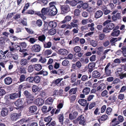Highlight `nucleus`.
Wrapping results in <instances>:
<instances>
[{
  "mask_svg": "<svg viewBox=\"0 0 126 126\" xmlns=\"http://www.w3.org/2000/svg\"><path fill=\"white\" fill-rule=\"evenodd\" d=\"M43 15H47L49 13V7L43 8L41 10Z\"/></svg>",
  "mask_w": 126,
  "mask_h": 126,
  "instance_id": "obj_8",
  "label": "nucleus"
},
{
  "mask_svg": "<svg viewBox=\"0 0 126 126\" xmlns=\"http://www.w3.org/2000/svg\"><path fill=\"white\" fill-rule=\"evenodd\" d=\"M78 102L81 106H84L86 104L87 101L85 99H81L78 100Z\"/></svg>",
  "mask_w": 126,
  "mask_h": 126,
  "instance_id": "obj_16",
  "label": "nucleus"
},
{
  "mask_svg": "<svg viewBox=\"0 0 126 126\" xmlns=\"http://www.w3.org/2000/svg\"><path fill=\"white\" fill-rule=\"evenodd\" d=\"M70 25H71L70 28L76 27L77 29H78V25L77 24H75L71 22L70 23Z\"/></svg>",
  "mask_w": 126,
  "mask_h": 126,
  "instance_id": "obj_50",
  "label": "nucleus"
},
{
  "mask_svg": "<svg viewBox=\"0 0 126 126\" xmlns=\"http://www.w3.org/2000/svg\"><path fill=\"white\" fill-rule=\"evenodd\" d=\"M34 80L36 83H38L39 82L40 80V78L38 76H35L34 78Z\"/></svg>",
  "mask_w": 126,
  "mask_h": 126,
  "instance_id": "obj_36",
  "label": "nucleus"
},
{
  "mask_svg": "<svg viewBox=\"0 0 126 126\" xmlns=\"http://www.w3.org/2000/svg\"><path fill=\"white\" fill-rule=\"evenodd\" d=\"M21 96V92L19 90L17 93H12L6 95L5 96V99L8 100L9 99L12 100H14L20 97Z\"/></svg>",
  "mask_w": 126,
  "mask_h": 126,
  "instance_id": "obj_1",
  "label": "nucleus"
},
{
  "mask_svg": "<svg viewBox=\"0 0 126 126\" xmlns=\"http://www.w3.org/2000/svg\"><path fill=\"white\" fill-rule=\"evenodd\" d=\"M35 102L36 104L39 106H40L43 104L44 101L42 99L38 98L36 100Z\"/></svg>",
  "mask_w": 126,
  "mask_h": 126,
  "instance_id": "obj_11",
  "label": "nucleus"
},
{
  "mask_svg": "<svg viewBox=\"0 0 126 126\" xmlns=\"http://www.w3.org/2000/svg\"><path fill=\"white\" fill-rule=\"evenodd\" d=\"M74 50L76 52H79L81 51V48L79 47L76 46L74 47Z\"/></svg>",
  "mask_w": 126,
  "mask_h": 126,
  "instance_id": "obj_38",
  "label": "nucleus"
},
{
  "mask_svg": "<svg viewBox=\"0 0 126 126\" xmlns=\"http://www.w3.org/2000/svg\"><path fill=\"white\" fill-rule=\"evenodd\" d=\"M108 94V92L106 90L104 91L101 93V95L102 97H104L107 95Z\"/></svg>",
  "mask_w": 126,
  "mask_h": 126,
  "instance_id": "obj_62",
  "label": "nucleus"
},
{
  "mask_svg": "<svg viewBox=\"0 0 126 126\" xmlns=\"http://www.w3.org/2000/svg\"><path fill=\"white\" fill-rule=\"evenodd\" d=\"M40 74H43L44 76H46L47 75L48 73L47 71L42 70L40 72Z\"/></svg>",
  "mask_w": 126,
  "mask_h": 126,
  "instance_id": "obj_61",
  "label": "nucleus"
},
{
  "mask_svg": "<svg viewBox=\"0 0 126 126\" xmlns=\"http://www.w3.org/2000/svg\"><path fill=\"white\" fill-rule=\"evenodd\" d=\"M21 116L20 113H14L11 114L10 117L11 120L15 121L18 119L20 116Z\"/></svg>",
  "mask_w": 126,
  "mask_h": 126,
  "instance_id": "obj_5",
  "label": "nucleus"
},
{
  "mask_svg": "<svg viewBox=\"0 0 126 126\" xmlns=\"http://www.w3.org/2000/svg\"><path fill=\"white\" fill-rule=\"evenodd\" d=\"M24 94L27 98L32 97L33 96L27 91H25L24 92Z\"/></svg>",
  "mask_w": 126,
  "mask_h": 126,
  "instance_id": "obj_18",
  "label": "nucleus"
},
{
  "mask_svg": "<svg viewBox=\"0 0 126 126\" xmlns=\"http://www.w3.org/2000/svg\"><path fill=\"white\" fill-rule=\"evenodd\" d=\"M42 24V22L40 20H37L36 22V24L39 27L41 26Z\"/></svg>",
  "mask_w": 126,
  "mask_h": 126,
  "instance_id": "obj_55",
  "label": "nucleus"
},
{
  "mask_svg": "<svg viewBox=\"0 0 126 126\" xmlns=\"http://www.w3.org/2000/svg\"><path fill=\"white\" fill-rule=\"evenodd\" d=\"M49 8H56L55 5L56 4V2L55 1H52L49 3Z\"/></svg>",
  "mask_w": 126,
  "mask_h": 126,
  "instance_id": "obj_30",
  "label": "nucleus"
},
{
  "mask_svg": "<svg viewBox=\"0 0 126 126\" xmlns=\"http://www.w3.org/2000/svg\"><path fill=\"white\" fill-rule=\"evenodd\" d=\"M51 43L50 42L44 43V47L45 48H50L51 47Z\"/></svg>",
  "mask_w": 126,
  "mask_h": 126,
  "instance_id": "obj_27",
  "label": "nucleus"
},
{
  "mask_svg": "<svg viewBox=\"0 0 126 126\" xmlns=\"http://www.w3.org/2000/svg\"><path fill=\"white\" fill-rule=\"evenodd\" d=\"M46 38L45 36L44 35L39 36L38 37V40L42 42H43Z\"/></svg>",
  "mask_w": 126,
  "mask_h": 126,
  "instance_id": "obj_29",
  "label": "nucleus"
},
{
  "mask_svg": "<svg viewBox=\"0 0 126 126\" xmlns=\"http://www.w3.org/2000/svg\"><path fill=\"white\" fill-rule=\"evenodd\" d=\"M80 11L79 9H76L74 11V14L76 16H78L79 15Z\"/></svg>",
  "mask_w": 126,
  "mask_h": 126,
  "instance_id": "obj_56",
  "label": "nucleus"
},
{
  "mask_svg": "<svg viewBox=\"0 0 126 126\" xmlns=\"http://www.w3.org/2000/svg\"><path fill=\"white\" fill-rule=\"evenodd\" d=\"M52 120V118L50 116L47 117L45 118L44 119V121L46 122H50Z\"/></svg>",
  "mask_w": 126,
  "mask_h": 126,
  "instance_id": "obj_54",
  "label": "nucleus"
},
{
  "mask_svg": "<svg viewBox=\"0 0 126 126\" xmlns=\"http://www.w3.org/2000/svg\"><path fill=\"white\" fill-rule=\"evenodd\" d=\"M29 62L25 59H23L21 60L20 61V64L22 66L26 65Z\"/></svg>",
  "mask_w": 126,
  "mask_h": 126,
  "instance_id": "obj_17",
  "label": "nucleus"
},
{
  "mask_svg": "<svg viewBox=\"0 0 126 126\" xmlns=\"http://www.w3.org/2000/svg\"><path fill=\"white\" fill-rule=\"evenodd\" d=\"M91 45L93 47H95L97 45V43L93 40H91L90 41Z\"/></svg>",
  "mask_w": 126,
  "mask_h": 126,
  "instance_id": "obj_45",
  "label": "nucleus"
},
{
  "mask_svg": "<svg viewBox=\"0 0 126 126\" xmlns=\"http://www.w3.org/2000/svg\"><path fill=\"white\" fill-rule=\"evenodd\" d=\"M121 49L123 50L122 54L123 56L126 57V47H123L121 48Z\"/></svg>",
  "mask_w": 126,
  "mask_h": 126,
  "instance_id": "obj_40",
  "label": "nucleus"
},
{
  "mask_svg": "<svg viewBox=\"0 0 126 126\" xmlns=\"http://www.w3.org/2000/svg\"><path fill=\"white\" fill-rule=\"evenodd\" d=\"M79 40V38L78 37H74L73 39V44H76L78 42Z\"/></svg>",
  "mask_w": 126,
  "mask_h": 126,
  "instance_id": "obj_33",
  "label": "nucleus"
},
{
  "mask_svg": "<svg viewBox=\"0 0 126 126\" xmlns=\"http://www.w3.org/2000/svg\"><path fill=\"white\" fill-rule=\"evenodd\" d=\"M71 19V16H66L64 20L61 22L62 23H64L66 22L70 21Z\"/></svg>",
  "mask_w": 126,
  "mask_h": 126,
  "instance_id": "obj_21",
  "label": "nucleus"
},
{
  "mask_svg": "<svg viewBox=\"0 0 126 126\" xmlns=\"http://www.w3.org/2000/svg\"><path fill=\"white\" fill-rule=\"evenodd\" d=\"M36 39L32 37L30 39L29 41L31 43L33 44L36 42Z\"/></svg>",
  "mask_w": 126,
  "mask_h": 126,
  "instance_id": "obj_46",
  "label": "nucleus"
},
{
  "mask_svg": "<svg viewBox=\"0 0 126 126\" xmlns=\"http://www.w3.org/2000/svg\"><path fill=\"white\" fill-rule=\"evenodd\" d=\"M89 13L85 11L83 12L82 13V16L84 17H86L89 16Z\"/></svg>",
  "mask_w": 126,
  "mask_h": 126,
  "instance_id": "obj_64",
  "label": "nucleus"
},
{
  "mask_svg": "<svg viewBox=\"0 0 126 126\" xmlns=\"http://www.w3.org/2000/svg\"><path fill=\"white\" fill-rule=\"evenodd\" d=\"M34 79L33 78L29 77L26 79V80L29 82H32L34 80Z\"/></svg>",
  "mask_w": 126,
  "mask_h": 126,
  "instance_id": "obj_60",
  "label": "nucleus"
},
{
  "mask_svg": "<svg viewBox=\"0 0 126 126\" xmlns=\"http://www.w3.org/2000/svg\"><path fill=\"white\" fill-rule=\"evenodd\" d=\"M31 49L33 51L35 52H38L40 51L41 47L38 44L32 46Z\"/></svg>",
  "mask_w": 126,
  "mask_h": 126,
  "instance_id": "obj_4",
  "label": "nucleus"
},
{
  "mask_svg": "<svg viewBox=\"0 0 126 126\" xmlns=\"http://www.w3.org/2000/svg\"><path fill=\"white\" fill-rule=\"evenodd\" d=\"M39 88L36 85H34L32 87V90L33 92H35L38 91Z\"/></svg>",
  "mask_w": 126,
  "mask_h": 126,
  "instance_id": "obj_44",
  "label": "nucleus"
},
{
  "mask_svg": "<svg viewBox=\"0 0 126 126\" xmlns=\"http://www.w3.org/2000/svg\"><path fill=\"white\" fill-rule=\"evenodd\" d=\"M52 53V51L51 50L47 49L45 50L44 52L45 55H47L50 54Z\"/></svg>",
  "mask_w": 126,
  "mask_h": 126,
  "instance_id": "obj_51",
  "label": "nucleus"
},
{
  "mask_svg": "<svg viewBox=\"0 0 126 126\" xmlns=\"http://www.w3.org/2000/svg\"><path fill=\"white\" fill-rule=\"evenodd\" d=\"M77 120L78 121H80L79 122V124L81 125H84L85 123V121L84 116L82 115L78 117L77 118Z\"/></svg>",
  "mask_w": 126,
  "mask_h": 126,
  "instance_id": "obj_6",
  "label": "nucleus"
},
{
  "mask_svg": "<svg viewBox=\"0 0 126 126\" xmlns=\"http://www.w3.org/2000/svg\"><path fill=\"white\" fill-rule=\"evenodd\" d=\"M80 61L82 63L85 64L88 63L89 62L88 59L87 58L84 59L83 58H82L81 59Z\"/></svg>",
  "mask_w": 126,
  "mask_h": 126,
  "instance_id": "obj_41",
  "label": "nucleus"
},
{
  "mask_svg": "<svg viewBox=\"0 0 126 126\" xmlns=\"http://www.w3.org/2000/svg\"><path fill=\"white\" fill-rule=\"evenodd\" d=\"M69 63V61L67 60H65L62 62V64L64 66H66Z\"/></svg>",
  "mask_w": 126,
  "mask_h": 126,
  "instance_id": "obj_48",
  "label": "nucleus"
},
{
  "mask_svg": "<svg viewBox=\"0 0 126 126\" xmlns=\"http://www.w3.org/2000/svg\"><path fill=\"white\" fill-rule=\"evenodd\" d=\"M29 98L30 99H28L27 102H26L27 104V105L28 104H30L32 103L33 102V100L34 99V96L32 97H30Z\"/></svg>",
  "mask_w": 126,
  "mask_h": 126,
  "instance_id": "obj_37",
  "label": "nucleus"
},
{
  "mask_svg": "<svg viewBox=\"0 0 126 126\" xmlns=\"http://www.w3.org/2000/svg\"><path fill=\"white\" fill-rule=\"evenodd\" d=\"M90 91V88L88 87L84 88L82 91V93L86 95L88 94Z\"/></svg>",
  "mask_w": 126,
  "mask_h": 126,
  "instance_id": "obj_20",
  "label": "nucleus"
},
{
  "mask_svg": "<svg viewBox=\"0 0 126 126\" xmlns=\"http://www.w3.org/2000/svg\"><path fill=\"white\" fill-rule=\"evenodd\" d=\"M100 76V73L97 71H94L92 73V76L94 78H99Z\"/></svg>",
  "mask_w": 126,
  "mask_h": 126,
  "instance_id": "obj_15",
  "label": "nucleus"
},
{
  "mask_svg": "<svg viewBox=\"0 0 126 126\" xmlns=\"http://www.w3.org/2000/svg\"><path fill=\"white\" fill-rule=\"evenodd\" d=\"M5 41L2 37L0 38V46H3L5 44Z\"/></svg>",
  "mask_w": 126,
  "mask_h": 126,
  "instance_id": "obj_49",
  "label": "nucleus"
},
{
  "mask_svg": "<svg viewBox=\"0 0 126 126\" xmlns=\"http://www.w3.org/2000/svg\"><path fill=\"white\" fill-rule=\"evenodd\" d=\"M53 101V99L51 97L48 98L46 100V103L47 104L51 105Z\"/></svg>",
  "mask_w": 126,
  "mask_h": 126,
  "instance_id": "obj_23",
  "label": "nucleus"
},
{
  "mask_svg": "<svg viewBox=\"0 0 126 126\" xmlns=\"http://www.w3.org/2000/svg\"><path fill=\"white\" fill-rule=\"evenodd\" d=\"M34 70V67L32 65H30L28 67V70L29 72H32Z\"/></svg>",
  "mask_w": 126,
  "mask_h": 126,
  "instance_id": "obj_43",
  "label": "nucleus"
},
{
  "mask_svg": "<svg viewBox=\"0 0 126 126\" xmlns=\"http://www.w3.org/2000/svg\"><path fill=\"white\" fill-rule=\"evenodd\" d=\"M64 117L63 114H59L58 116V119L59 122L61 123V124L63 125V124Z\"/></svg>",
  "mask_w": 126,
  "mask_h": 126,
  "instance_id": "obj_19",
  "label": "nucleus"
},
{
  "mask_svg": "<svg viewBox=\"0 0 126 126\" xmlns=\"http://www.w3.org/2000/svg\"><path fill=\"white\" fill-rule=\"evenodd\" d=\"M107 117L108 116L107 115H104L101 116L100 119L101 121L105 120L107 119Z\"/></svg>",
  "mask_w": 126,
  "mask_h": 126,
  "instance_id": "obj_58",
  "label": "nucleus"
},
{
  "mask_svg": "<svg viewBox=\"0 0 126 126\" xmlns=\"http://www.w3.org/2000/svg\"><path fill=\"white\" fill-rule=\"evenodd\" d=\"M16 49L17 50H19V51L21 52H23L24 51V49L21 48V47L18 45H17L16 47Z\"/></svg>",
  "mask_w": 126,
  "mask_h": 126,
  "instance_id": "obj_52",
  "label": "nucleus"
},
{
  "mask_svg": "<svg viewBox=\"0 0 126 126\" xmlns=\"http://www.w3.org/2000/svg\"><path fill=\"white\" fill-rule=\"evenodd\" d=\"M76 74H73L71 76V82L72 83L76 81Z\"/></svg>",
  "mask_w": 126,
  "mask_h": 126,
  "instance_id": "obj_32",
  "label": "nucleus"
},
{
  "mask_svg": "<svg viewBox=\"0 0 126 126\" xmlns=\"http://www.w3.org/2000/svg\"><path fill=\"white\" fill-rule=\"evenodd\" d=\"M34 68L36 70L39 71L42 69V66L40 64H36L34 65Z\"/></svg>",
  "mask_w": 126,
  "mask_h": 126,
  "instance_id": "obj_24",
  "label": "nucleus"
},
{
  "mask_svg": "<svg viewBox=\"0 0 126 126\" xmlns=\"http://www.w3.org/2000/svg\"><path fill=\"white\" fill-rule=\"evenodd\" d=\"M8 113V110L6 108H3L1 111V115L2 116L4 117L7 115Z\"/></svg>",
  "mask_w": 126,
  "mask_h": 126,
  "instance_id": "obj_13",
  "label": "nucleus"
},
{
  "mask_svg": "<svg viewBox=\"0 0 126 126\" xmlns=\"http://www.w3.org/2000/svg\"><path fill=\"white\" fill-rule=\"evenodd\" d=\"M112 109L110 107H108L107 108L106 110V112L107 114L110 115V114L112 111Z\"/></svg>",
  "mask_w": 126,
  "mask_h": 126,
  "instance_id": "obj_42",
  "label": "nucleus"
},
{
  "mask_svg": "<svg viewBox=\"0 0 126 126\" xmlns=\"http://www.w3.org/2000/svg\"><path fill=\"white\" fill-rule=\"evenodd\" d=\"M107 26L110 30H111L114 28V26L113 23H111L108 24L107 25Z\"/></svg>",
  "mask_w": 126,
  "mask_h": 126,
  "instance_id": "obj_31",
  "label": "nucleus"
},
{
  "mask_svg": "<svg viewBox=\"0 0 126 126\" xmlns=\"http://www.w3.org/2000/svg\"><path fill=\"white\" fill-rule=\"evenodd\" d=\"M14 104L16 107H19L23 108L27 105L26 102L23 99H18L14 102Z\"/></svg>",
  "mask_w": 126,
  "mask_h": 126,
  "instance_id": "obj_2",
  "label": "nucleus"
},
{
  "mask_svg": "<svg viewBox=\"0 0 126 126\" xmlns=\"http://www.w3.org/2000/svg\"><path fill=\"white\" fill-rule=\"evenodd\" d=\"M58 51L59 54L63 55H66L68 53V51L65 49H61Z\"/></svg>",
  "mask_w": 126,
  "mask_h": 126,
  "instance_id": "obj_10",
  "label": "nucleus"
},
{
  "mask_svg": "<svg viewBox=\"0 0 126 126\" xmlns=\"http://www.w3.org/2000/svg\"><path fill=\"white\" fill-rule=\"evenodd\" d=\"M111 65L110 63H108L106 67H105V70H111Z\"/></svg>",
  "mask_w": 126,
  "mask_h": 126,
  "instance_id": "obj_39",
  "label": "nucleus"
},
{
  "mask_svg": "<svg viewBox=\"0 0 126 126\" xmlns=\"http://www.w3.org/2000/svg\"><path fill=\"white\" fill-rule=\"evenodd\" d=\"M56 32V30L54 28L50 29L48 32L49 33L50 35H53L55 34Z\"/></svg>",
  "mask_w": 126,
  "mask_h": 126,
  "instance_id": "obj_34",
  "label": "nucleus"
},
{
  "mask_svg": "<svg viewBox=\"0 0 126 126\" xmlns=\"http://www.w3.org/2000/svg\"><path fill=\"white\" fill-rule=\"evenodd\" d=\"M4 81L5 84L9 85L12 83V79L11 77H8L4 79Z\"/></svg>",
  "mask_w": 126,
  "mask_h": 126,
  "instance_id": "obj_9",
  "label": "nucleus"
},
{
  "mask_svg": "<svg viewBox=\"0 0 126 126\" xmlns=\"http://www.w3.org/2000/svg\"><path fill=\"white\" fill-rule=\"evenodd\" d=\"M25 76L24 75H21L19 79V80L20 82H22L24 81L25 80Z\"/></svg>",
  "mask_w": 126,
  "mask_h": 126,
  "instance_id": "obj_53",
  "label": "nucleus"
},
{
  "mask_svg": "<svg viewBox=\"0 0 126 126\" xmlns=\"http://www.w3.org/2000/svg\"><path fill=\"white\" fill-rule=\"evenodd\" d=\"M49 25L50 27L54 28L57 26V24L54 21H51L49 22Z\"/></svg>",
  "mask_w": 126,
  "mask_h": 126,
  "instance_id": "obj_26",
  "label": "nucleus"
},
{
  "mask_svg": "<svg viewBox=\"0 0 126 126\" xmlns=\"http://www.w3.org/2000/svg\"><path fill=\"white\" fill-rule=\"evenodd\" d=\"M18 72L21 73L26 74V69L24 68H20L18 69Z\"/></svg>",
  "mask_w": 126,
  "mask_h": 126,
  "instance_id": "obj_35",
  "label": "nucleus"
},
{
  "mask_svg": "<svg viewBox=\"0 0 126 126\" xmlns=\"http://www.w3.org/2000/svg\"><path fill=\"white\" fill-rule=\"evenodd\" d=\"M105 37V35L104 34L101 33L98 36L99 39L100 40H103Z\"/></svg>",
  "mask_w": 126,
  "mask_h": 126,
  "instance_id": "obj_57",
  "label": "nucleus"
},
{
  "mask_svg": "<svg viewBox=\"0 0 126 126\" xmlns=\"http://www.w3.org/2000/svg\"><path fill=\"white\" fill-rule=\"evenodd\" d=\"M116 118H115L112 120L111 123L113 126H114L119 123V122L118 121H116Z\"/></svg>",
  "mask_w": 126,
  "mask_h": 126,
  "instance_id": "obj_28",
  "label": "nucleus"
},
{
  "mask_svg": "<svg viewBox=\"0 0 126 126\" xmlns=\"http://www.w3.org/2000/svg\"><path fill=\"white\" fill-rule=\"evenodd\" d=\"M120 31L119 30L115 31L114 30L111 33V35L114 37L117 36L120 34Z\"/></svg>",
  "mask_w": 126,
  "mask_h": 126,
  "instance_id": "obj_22",
  "label": "nucleus"
},
{
  "mask_svg": "<svg viewBox=\"0 0 126 126\" xmlns=\"http://www.w3.org/2000/svg\"><path fill=\"white\" fill-rule=\"evenodd\" d=\"M57 10L56 8H49V15L51 16H54L57 13Z\"/></svg>",
  "mask_w": 126,
  "mask_h": 126,
  "instance_id": "obj_7",
  "label": "nucleus"
},
{
  "mask_svg": "<svg viewBox=\"0 0 126 126\" xmlns=\"http://www.w3.org/2000/svg\"><path fill=\"white\" fill-rule=\"evenodd\" d=\"M95 66V63H94L93 62L89 63L88 64V68L91 69L94 68Z\"/></svg>",
  "mask_w": 126,
  "mask_h": 126,
  "instance_id": "obj_47",
  "label": "nucleus"
},
{
  "mask_svg": "<svg viewBox=\"0 0 126 126\" xmlns=\"http://www.w3.org/2000/svg\"><path fill=\"white\" fill-rule=\"evenodd\" d=\"M29 112L31 113H33L37 110V107L35 106H32L29 108Z\"/></svg>",
  "mask_w": 126,
  "mask_h": 126,
  "instance_id": "obj_14",
  "label": "nucleus"
},
{
  "mask_svg": "<svg viewBox=\"0 0 126 126\" xmlns=\"http://www.w3.org/2000/svg\"><path fill=\"white\" fill-rule=\"evenodd\" d=\"M40 2H41V3L43 5H45L47 4L48 2L47 0H38L37 2H35L33 3H38Z\"/></svg>",
  "mask_w": 126,
  "mask_h": 126,
  "instance_id": "obj_25",
  "label": "nucleus"
},
{
  "mask_svg": "<svg viewBox=\"0 0 126 126\" xmlns=\"http://www.w3.org/2000/svg\"><path fill=\"white\" fill-rule=\"evenodd\" d=\"M103 15V12L101 10L97 11L95 14V17L96 18L101 17Z\"/></svg>",
  "mask_w": 126,
  "mask_h": 126,
  "instance_id": "obj_12",
  "label": "nucleus"
},
{
  "mask_svg": "<svg viewBox=\"0 0 126 126\" xmlns=\"http://www.w3.org/2000/svg\"><path fill=\"white\" fill-rule=\"evenodd\" d=\"M46 60H47L45 58L41 57L39 61L42 63H44L46 62Z\"/></svg>",
  "mask_w": 126,
  "mask_h": 126,
  "instance_id": "obj_63",
  "label": "nucleus"
},
{
  "mask_svg": "<svg viewBox=\"0 0 126 126\" xmlns=\"http://www.w3.org/2000/svg\"><path fill=\"white\" fill-rule=\"evenodd\" d=\"M61 13L64 14L68 12L70 10L69 6L66 4L61 6Z\"/></svg>",
  "mask_w": 126,
  "mask_h": 126,
  "instance_id": "obj_3",
  "label": "nucleus"
},
{
  "mask_svg": "<svg viewBox=\"0 0 126 126\" xmlns=\"http://www.w3.org/2000/svg\"><path fill=\"white\" fill-rule=\"evenodd\" d=\"M105 72L106 75L108 76H111V70H105Z\"/></svg>",
  "mask_w": 126,
  "mask_h": 126,
  "instance_id": "obj_59",
  "label": "nucleus"
}]
</instances>
